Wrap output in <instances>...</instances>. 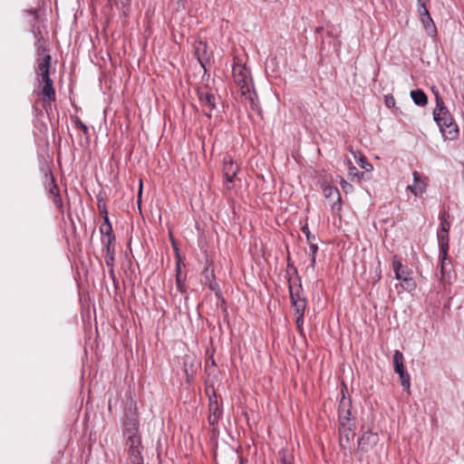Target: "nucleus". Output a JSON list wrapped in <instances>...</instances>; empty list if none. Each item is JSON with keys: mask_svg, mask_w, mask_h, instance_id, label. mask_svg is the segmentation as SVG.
<instances>
[{"mask_svg": "<svg viewBox=\"0 0 464 464\" xmlns=\"http://www.w3.org/2000/svg\"><path fill=\"white\" fill-rule=\"evenodd\" d=\"M36 55L34 72L39 95L45 105H51L56 101L54 82L51 78L52 56L48 53L45 44L36 46Z\"/></svg>", "mask_w": 464, "mask_h": 464, "instance_id": "f257e3e1", "label": "nucleus"}, {"mask_svg": "<svg viewBox=\"0 0 464 464\" xmlns=\"http://www.w3.org/2000/svg\"><path fill=\"white\" fill-rule=\"evenodd\" d=\"M434 121L439 125L440 130L444 133H448L450 139L457 137L459 129L457 124L454 122L453 118L447 109L444 101L441 97L437 95V105L433 111Z\"/></svg>", "mask_w": 464, "mask_h": 464, "instance_id": "f03ea898", "label": "nucleus"}, {"mask_svg": "<svg viewBox=\"0 0 464 464\" xmlns=\"http://www.w3.org/2000/svg\"><path fill=\"white\" fill-rule=\"evenodd\" d=\"M126 446L128 447V455L132 464H143V457L141 454L142 445L141 438L131 437L126 438Z\"/></svg>", "mask_w": 464, "mask_h": 464, "instance_id": "7ed1b4c3", "label": "nucleus"}, {"mask_svg": "<svg viewBox=\"0 0 464 464\" xmlns=\"http://www.w3.org/2000/svg\"><path fill=\"white\" fill-rule=\"evenodd\" d=\"M402 268V264L400 258L397 256H393L392 257V269L394 272V276L397 280L402 281L403 287L406 290H412L416 287V284L413 278L411 276L410 272H406V276H402L401 274V269Z\"/></svg>", "mask_w": 464, "mask_h": 464, "instance_id": "20e7f679", "label": "nucleus"}, {"mask_svg": "<svg viewBox=\"0 0 464 464\" xmlns=\"http://www.w3.org/2000/svg\"><path fill=\"white\" fill-rule=\"evenodd\" d=\"M232 74L234 82L241 89L244 85H252V79L250 77L249 70L239 63H235L232 68Z\"/></svg>", "mask_w": 464, "mask_h": 464, "instance_id": "39448f33", "label": "nucleus"}, {"mask_svg": "<svg viewBox=\"0 0 464 464\" xmlns=\"http://www.w3.org/2000/svg\"><path fill=\"white\" fill-rule=\"evenodd\" d=\"M323 191L326 199L332 201V211L338 213L342 209V198L339 189L336 187L331 185H325L323 187Z\"/></svg>", "mask_w": 464, "mask_h": 464, "instance_id": "423d86ee", "label": "nucleus"}, {"mask_svg": "<svg viewBox=\"0 0 464 464\" xmlns=\"http://www.w3.org/2000/svg\"><path fill=\"white\" fill-rule=\"evenodd\" d=\"M139 418L136 412H130L126 416L123 422V434L126 438L140 437L139 433Z\"/></svg>", "mask_w": 464, "mask_h": 464, "instance_id": "0eeeda50", "label": "nucleus"}, {"mask_svg": "<svg viewBox=\"0 0 464 464\" xmlns=\"http://www.w3.org/2000/svg\"><path fill=\"white\" fill-rule=\"evenodd\" d=\"M198 99L202 107H204V114L211 118V112L216 109V97L209 92L199 91L198 92Z\"/></svg>", "mask_w": 464, "mask_h": 464, "instance_id": "6e6552de", "label": "nucleus"}, {"mask_svg": "<svg viewBox=\"0 0 464 464\" xmlns=\"http://www.w3.org/2000/svg\"><path fill=\"white\" fill-rule=\"evenodd\" d=\"M241 95L245 99V102L248 103L249 108L254 111H260V107L257 102V96L252 85H244L240 89Z\"/></svg>", "mask_w": 464, "mask_h": 464, "instance_id": "1a4fd4ad", "label": "nucleus"}, {"mask_svg": "<svg viewBox=\"0 0 464 464\" xmlns=\"http://www.w3.org/2000/svg\"><path fill=\"white\" fill-rule=\"evenodd\" d=\"M239 169L238 165L234 162L230 156L224 157L223 160V173L227 183H232Z\"/></svg>", "mask_w": 464, "mask_h": 464, "instance_id": "9d476101", "label": "nucleus"}, {"mask_svg": "<svg viewBox=\"0 0 464 464\" xmlns=\"http://www.w3.org/2000/svg\"><path fill=\"white\" fill-rule=\"evenodd\" d=\"M340 433V446L342 449L346 450L350 448L351 441L353 440L355 433L351 427L347 426L346 423L342 422V426L339 428Z\"/></svg>", "mask_w": 464, "mask_h": 464, "instance_id": "9b49d317", "label": "nucleus"}, {"mask_svg": "<svg viewBox=\"0 0 464 464\" xmlns=\"http://www.w3.org/2000/svg\"><path fill=\"white\" fill-rule=\"evenodd\" d=\"M378 441L377 433L371 431L363 432L358 439V447L362 451H367L371 447Z\"/></svg>", "mask_w": 464, "mask_h": 464, "instance_id": "f8f14e48", "label": "nucleus"}, {"mask_svg": "<svg viewBox=\"0 0 464 464\" xmlns=\"http://www.w3.org/2000/svg\"><path fill=\"white\" fill-rule=\"evenodd\" d=\"M420 17L423 27L425 28L427 34L430 36H434L437 34L436 25L429 13L428 9H425L424 12H418Z\"/></svg>", "mask_w": 464, "mask_h": 464, "instance_id": "ddd939ff", "label": "nucleus"}, {"mask_svg": "<svg viewBox=\"0 0 464 464\" xmlns=\"http://www.w3.org/2000/svg\"><path fill=\"white\" fill-rule=\"evenodd\" d=\"M412 175L413 184L409 185L407 188L410 189L415 196L421 195L424 192L427 184L418 171H414Z\"/></svg>", "mask_w": 464, "mask_h": 464, "instance_id": "4468645a", "label": "nucleus"}, {"mask_svg": "<svg viewBox=\"0 0 464 464\" xmlns=\"http://www.w3.org/2000/svg\"><path fill=\"white\" fill-rule=\"evenodd\" d=\"M350 401H346L344 396H343L340 404H339V410H338V415H339V421L340 425L342 426V422H349L350 421Z\"/></svg>", "mask_w": 464, "mask_h": 464, "instance_id": "2eb2a0df", "label": "nucleus"}, {"mask_svg": "<svg viewBox=\"0 0 464 464\" xmlns=\"http://www.w3.org/2000/svg\"><path fill=\"white\" fill-rule=\"evenodd\" d=\"M100 232L102 236V244L112 245L115 241V235L112 230V226H102L100 227Z\"/></svg>", "mask_w": 464, "mask_h": 464, "instance_id": "dca6fc26", "label": "nucleus"}, {"mask_svg": "<svg viewBox=\"0 0 464 464\" xmlns=\"http://www.w3.org/2000/svg\"><path fill=\"white\" fill-rule=\"evenodd\" d=\"M289 294H290L291 303L295 300L296 301L306 300L305 297L303 295V288H302V285L300 283L297 285H293L289 281Z\"/></svg>", "mask_w": 464, "mask_h": 464, "instance_id": "f3484780", "label": "nucleus"}, {"mask_svg": "<svg viewBox=\"0 0 464 464\" xmlns=\"http://www.w3.org/2000/svg\"><path fill=\"white\" fill-rule=\"evenodd\" d=\"M105 251L104 260L108 267L114 266L115 261V249L112 245L102 244Z\"/></svg>", "mask_w": 464, "mask_h": 464, "instance_id": "a211bd4d", "label": "nucleus"}, {"mask_svg": "<svg viewBox=\"0 0 464 464\" xmlns=\"http://www.w3.org/2000/svg\"><path fill=\"white\" fill-rule=\"evenodd\" d=\"M411 97L414 103L418 106L423 107L428 103V97L423 91L418 89L411 92Z\"/></svg>", "mask_w": 464, "mask_h": 464, "instance_id": "6ab92c4d", "label": "nucleus"}, {"mask_svg": "<svg viewBox=\"0 0 464 464\" xmlns=\"http://www.w3.org/2000/svg\"><path fill=\"white\" fill-rule=\"evenodd\" d=\"M344 162L348 166V174L351 179L361 181V179L363 178V173L361 172L356 167L353 166L352 160L350 159H346Z\"/></svg>", "mask_w": 464, "mask_h": 464, "instance_id": "aec40b11", "label": "nucleus"}, {"mask_svg": "<svg viewBox=\"0 0 464 464\" xmlns=\"http://www.w3.org/2000/svg\"><path fill=\"white\" fill-rule=\"evenodd\" d=\"M309 250H310V267L314 269L316 264V254L318 252V245L315 241L309 242Z\"/></svg>", "mask_w": 464, "mask_h": 464, "instance_id": "412c9836", "label": "nucleus"}, {"mask_svg": "<svg viewBox=\"0 0 464 464\" xmlns=\"http://www.w3.org/2000/svg\"><path fill=\"white\" fill-rule=\"evenodd\" d=\"M46 188L48 189V193L51 198L54 197L56 194H60L59 188L55 182L54 177L52 174L47 180Z\"/></svg>", "mask_w": 464, "mask_h": 464, "instance_id": "4be33fe9", "label": "nucleus"}, {"mask_svg": "<svg viewBox=\"0 0 464 464\" xmlns=\"http://www.w3.org/2000/svg\"><path fill=\"white\" fill-rule=\"evenodd\" d=\"M292 306L294 307L295 314H304L305 309H306V300H298L294 301L291 303Z\"/></svg>", "mask_w": 464, "mask_h": 464, "instance_id": "5701e85b", "label": "nucleus"}, {"mask_svg": "<svg viewBox=\"0 0 464 464\" xmlns=\"http://www.w3.org/2000/svg\"><path fill=\"white\" fill-rule=\"evenodd\" d=\"M176 283H177V289L180 293L186 292V285L184 280L181 278V270L179 264L177 266V274H176Z\"/></svg>", "mask_w": 464, "mask_h": 464, "instance_id": "b1692460", "label": "nucleus"}, {"mask_svg": "<svg viewBox=\"0 0 464 464\" xmlns=\"http://www.w3.org/2000/svg\"><path fill=\"white\" fill-rule=\"evenodd\" d=\"M403 360H404V357H403L402 353L399 350H396L393 353V358H392L394 370L397 368L399 369L400 367L404 365Z\"/></svg>", "mask_w": 464, "mask_h": 464, "instance_id": "393cba45", "label": "nucleus"}, {"mask_svg": "<svg viewBox=\"0 0 464 464\" xmlns=\"http://www.w3.org/2000/svg\"><path fill=\"white\" fill-rule=\"evenodd\" d=\"M72 121L74 123L75 127L82 130L85 136H89V128L81 121V119L78 116L72 117Z\"/></svg>", "mask_w": 464, "mask_h": 464, "instance_id": "a878e982", "label": "nucleus"}, {"mask_svg": "<svg viewBox=\"0 0 464 464\" xmlns=\"http://www.w3.org/2000/svg\"><path fill=\"white\" fill-rule=\"evenodd\" d=\"M439 246H440L439 258H443L444 260H448V258H449L448 251H449V247H450V242L439 243Z\"/></svg>", "mask_w": 464, "mask_h": 464, "instance_id": "bb28decb", "label": "nucleus"}, {"mask_svg": "<svg viewBox=\"0 0 464 464\" xmlns=\"http://www.w3.org/2000/svg\"><path fill=\"white\" fill-rule=\"evenodd\" d=\"M209 413H216V414H222V411L219 407V404L217 401V399H209Z\"/></svg>", "mask_w": 464, "mask_h": 464, "instance_id": "cd10ccee", "label": "nucleus"}, {"mask_svg": "<svg viewBox=\"0 0 464 464\" xmlns=\"http://www.w3.org/2000/svg\"><path fill=\"white\" fill-rule=\"evenodd\" d=\"M359 164H360V167L363 169H365L366 171H372L373 167L371 163H369L366 160V158L360 154L359 155V160H358Z\"/></svg>", "mask_w": 464, "mask_h": 464, "instance_id": "c85d7f7f", "label": "nucleus"}, {"mask_svg": "<svg viewBox=\"0 0 464 464\" xmlns=\"http://www.w3.org/2000/svg\"><path fill=\"white\" fill-rule=\"evenodd\" d=\"M399 376H400L402 387L405 390H409L411 387V378H410L409 373L406 372L402 374H400Z\"/></svg>", "mask_w": 464, "mask_h": 464, "instance_id": "c756f323", "label": "nucleus"}, {"mask_svg": "<svg viewBox=\"0 0 464 464\" xmlns=\"http://www.w3.org/2000/svg\"><path fill=\"white\" fill-rule=\"evenodd\" d=\"M440 259V279L442 281L445 280V277H446V266L447 265H449L450 262V260H444L443 258H439Z\"/></svg>", "mask_w": 464, "mask_h": 464, "instance_id": "7c9ffc66", "label": "nucleus"}, {"mask_svg": "<svg viewBox=\"0 0 464 464\" xmlns=\"http://www.w3.org/2000/svg\"><path fill=\"white\" fill-rule=\"evenodd\" d=\"M53 203L59 209L60 213H63V204L60 194L52 197Z\"/></svg>", "mask_w": 464, "mask_h": 464, "instance_id": "2f4dec72", "label": "nucleus"}, {"mask_svg": "<svg viewBox=\"0 0 464 464\" xmlns=\"http://www.w3.org/2000/svg\"><path fill=\"white\" fill-rule=\"evenodd\" d=\"M301 230L302 232L305 235V237H306V241L307 243L309 242H313V241H315L316 240V237L314 235H312L310 230H309V227H308V225L305 224L304 226H303L301 227Z\"/></svg>", "mask_w": 464, "mask_h": 464, "instance_id": "473e14b6", "label": "nucleus"}, {"mask_svg": "<svg viewBox=\"0 0 464 464\" xmlns=\"http://www.w3.org/2000/svg\"><path fill=\"white\" fill-rule=\"evenodd\" d=\"M33 33L36 38L35 45L38 46L39 44H45V40L44 36L42 35V33L39 29L33 28Z\"/></svg>", "mask_w": 464, "mask_h": 464, "instance_id": "72a5a7b5", "label": "nucleus"}, {"mask_svg": "<svg viewBox=\"0 0 464 464\" xmlns=\"http://www.w3.org/2000/svg\"><path fill=\"white\" fill-rule=\"evenodd\" d=\"M304 314H298L296 316V319H295V324H296V328L298 330V332L300 334H303V331H304V328H303V325H304Z\"/></svg>", "mask_w": 464, "mask_h": 464, "instance_id": "f704fd0d", "label": "nucleus"}, {"mask_svg": "<svg viewBox=\"0 0 464 464\" xmlns=\"http://www.w3.org/2000/svg\"><path fill=\"white\" fill-rule=\"evenodd\" d=\"M97 207H98L99 213L102 217L108 215V210H107L106 205L104 203H102V199H98Z\"/></svg>", "mask_w": 464, "mask_h": 464, "instance_id": "c9c22d12", "label": "nucleus"}, {"mask_svg": "<svg viewBox=\"0 0 464 464\" xmlns=\"http://www.w3.org/2000/svg\"><path fill=\"white\" fill-rule=\"evenodd\" d=\"M109 276H110L111 279L112 280L114 287L116 289L119 288V281H118V279L116 277V275H115L114 266L113 267H109Z\"/></svg>", "mask_w": 464, "mask_h": 464, "instance_id": "e433bc0d", "label": "nucleus"}, {"mask_svg": "<svg viewBox=\"0 0 464 464\" xmlns=\"http://www.w3.org/2000/svg\"><path fill=\"white\" fill-rule=\"evenodd\" d=\"M438 243L450 242L449 232H437Z\"/></svg>", "mask_w": 464, "mask_h": 464, "instance_id": "4c0bfd02", "label": "nucleus"}, {"mask_svg": "<svg viewBox=\"0 0 464 464\" xmlns=\"http://www.w3.org/2000/svg\"><path fill=\"white\" fill-rule=\"evenodd\" d=\"M418 2V12H424L425 9H428V4L430 3V0H417Z\"/></svg>", "mask_w": 464, "mask_h": 464, "instance_id": "58836bf2", "label": "nucleus"}, {"mask_svg": "<svg viewBox=\"0 0 464 464\" xmlns=\"http://www.w3.org/2000/svg\"><path fill=\"white\" fill-rule=\"evenodd\" d=\"M221 414L209 413L208 423L212 426L217 425Z\"/></svg>", "mask_w": 464, "mask_h": 464, "instance_id": "ea45409f", "label": "nucleus"}, {"mask_svg": "<svg viewBox=\"0 0 464 464\" xmlns=\"http://www.w3.org/2000/svg\"><path fill=\"white\" fill-rule=\"evenodd\" d=\"M450 229V223L447 221H440V229L438 232H449Z\"/></svg>", "mask_w": 464, "mask_h": 464, "instance_id": "a19ab883", "label": "nucleus"}, {"mask_svg": "<svg viewBox=\"0 0 464 464\" xmlns=\"http://www.w3.org/2000/svg\"><path fill=\"white\" fill-rule=\"evenodd\" d=\"M118 3L121 5L123 14H126L130 9V0H118Z\"/></svg>", "mask_w": 464, "mask_h": 464, "instance_id": "79ce46f5", "label": "nucleus"}, {"mask_svg": "<svg viewBox=\"0 0 464 464\" xmlns=\"http://www.w3.org/2000/svg\"><path fill=\"white\" fill-rule=\"evenodd\" d=\"M385 104L391 108L395 105V100L392 96H385Z\"/></svg>", "mask_w": 464, "mask_h": 464, "instance_id": "37998d69", "label": "nucleus"}, {"mask_svg": "<svg viewBox=\"0 0 464 464\" xmlns=\"http://www.w3.org/2000/svg\"><path fill=\"white\" fill-rule=\"evenodd\" d=\"M26 14L32 15L34 17V20L36 21L38 19V10L37 9H29L25 11Z\"/></svg>", "mask_w": 464, "mask_h": 464, "instance_id": "c03bdc74", "label": "nucleus"}, {"mask_svg": "<svg viewBox=\"0 0 464 464\" xmlns=\"http://www.w3.org/2000/svg\"><path fill=\"white\" fill-rule=\"evenodd\" d=\"M141 195H142V181L140 180V188H139V193H138V207H139L140 209Z\"/></svg>", "mask_w": 464, "mask_h": 464, "instance_id": "a18cd8bd", "label": "nucleus"}, {"mask_svg": "<svg viewBox=\"0 0 464 464\" xmlns=\"http://www.w3.org/2000/svg\"><path fill=\"white\" fill-rule=\"evenodd\" d=\"M450 215L447 211H442L440 214V221H447L448 218H449Z\"/></svg>", "mask_w": 464, "mask_h": 464, "instance_id": "49530a36", "label": "nucleus"}, {"mask_svg": "<svg viewBox=\"0 0 464 464\" xmlns=\"http://www.w3.org/2000/svg\"><path fill=\"white\" fill-rule=\"evenodd\" d=\"M341 186H342L343 189H344V190H346L347 188H352L351 184H349L343 179H341Z\"/></svg>", "mask_w": 464, "mask_h": 464, "instance_id": "de8ad7c7", "label": "nucleus"}, {"mask_svg": "<svg viewBox=\"0 0 464 464\" xmlns=\"http://www.w3.org/2000/svg\"><path fill=\"white\" fill-rule=\"evenodd\" d=\"M102 218H103V223L102 224V226H111V223L109 218V215L103 216Z\"/></svg>", "mask_w": 464, "mask_h": 464, "instance_id": "09e8293b", "label": "nucleus"}, {"mask_svg": "<svg viewBox=\"0 0 464 464\" xmlns=\"http://www.w3.org/2000/svg\"><path fill=\"white\" fill-rule=\"evenodd\" d=\"M394 372L400 375V374L406 372L407 371L405 370V367L403 365V366L400 367L399 369L398 368L395 369Z\"/></svg>", "mask_w": 464, "mask_h": 464, "instance_id": "8fccbe9b", "label": "nucleus"}, {"mask_svg": "<svg viewBox=\"0 0 464 464\" xmlns=\"http://www.w3.org/2000/svg\"><path fill=\"white\" fill-rule=\"evenodd\" d=\"M432 92H433V94H434V96H435V100L437 101V95H438L439 97H440V94L439 91H438V90H436V88H435V87H433V88H432Z\"/></svg>", "mask_w": 464, "mask_h": 464, "instance_id": "3c124183", "label": "nucleus"}, {"mask_svg": "<svg viewBox=\"0 0 464 464\" xmlns=\"http://www.w3.org/2000/svg\"><path fill=\"white\" fill-rule=\"evenodd\" d=\"M185 2H186V0H178L179 5H181L182 7L185 6Z\"/></svg>", "mask_w": 464, "mask_h": 464, "instance_id": "603ef678", "label": "nucleus"}, {"mask_svg": "<svg viewBox=\"0 0 464 464\" xmlns=\"http://www.w3.org/2000/svg\"><path fill=\"white\" fill-rule=\"evenodd\" d=\"M406 272H409L408 270H405L403 267L401 269V274L402 276H406Z\"/></svg>", "mask_w": 464, "mask_h": 464, "instance_id": "864d4df0", "label": "nucleus"}, {"mask_svg": "<svg viewBox=\"0 0 464 464\" xmlns=\"http://www.w3.org/2000/svg\"><path fill=\"white\" fill-rule=\"evenodd\" d=\"M323 30V27H316L315 32L320 33Z\"/></svg>", "mask_w": 464, "mask_h": 464, "instance_id": "5fc2aeb1", "label": "nucleus"}, {"mask_svg": "<svg viewBox=\"0 0 464 464\" xmlns=\"http://www.w3.org/2000/svg\"><path fill=\"white\" fill-rule=\"evenodd\" d=\"M198 61H199V63H201V65H202V66H204V65H203V62H202V60H201L200 58H198Z\"/></svg>", "mask_w": 464, "mask_h": 464, "instance_id": "6e6d98bb", "label": "nucleus"}, {"mask_svg": "<svg viewBox=\"0 0 464 464\" xmlns=\"http://www.w3.org/2000/svg\"><path fill=\"white\" fill-rule=\"evenodd\" d=\"M210 289H211V290H214V289H215V288H214V286H213L212 285H210Z\"/></svg>", "mask_w": 464, "mask_h": 464, "instance_id": "4d7b16f0", "label": "nucleus"}]
</instances>
